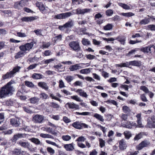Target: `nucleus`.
<instances>
[{"label":"nucleus","instance_id":"obj_8","mask_svg":"<svg viewBox=\"0 0 155 155\" xmlns=\"http://www.w3.org/2000/svg\"><path fill=\"white\" fill-rule=\"evenodd\" d=\"M119 143V147L120 150H123L126 149L127 147V144L126 141L124 139H122L120 140Z\"/></svg>","mask_w":155,"mask_h":155},{"label":"nucleus","instance_id":"obj_25","mask_svg":"<svg viewBox=\"0 0 155 155\" xmlns=\"http://www.w3.org/2000/svg\"><path fill=\"white\" fill-rule=\"evenodd\" d=\"M32 77L34 79L38 80L42 79L44 77L41 74L35 73L32 74Z\"/></svg>","mask_w":155,"mask_h":155},{"label":"nucleus","instance_id":"obj_26","mask_svg":"<svg viewBox=\"0 0 155 155\" xmlns=\"http://www.w3.org/2000/svg\"><path fill=\"white\" fill-rule=\"evenodd\" d=\"M13 101L11 99L5 100L3 102V104L5 105L10 106L13 105Z\"/></svg>","mask_w":155,"mask_h":155},{"label":"nucleus","instance_id":"obj_52","mask_svg":"<svg viewBox=\"0 0 155 155\" xmlns=\"http://www.w3.org/2000/svg\"><path fill=\"white\" fill-rule=\"evenodd\" d=\"M51 45V44L50 42H44L43 43V45L42 46V48H47Z\"/></svg>","mask_w":155,"mask_h":155},{"label":"nucleus","instance_id":"obj_42","mask_svg":"<svg viewBox=\"0 0 155 155\" xmlns=\"http://www.w3.org/2000/svg\"><path fill=\"white\" fill-rule=\"evenodd\" d=\"M120 15L128 17H129L134 15V14L131 12H129L127 13H121L120 14Z\"/></svg>","mask_w":155,"mask_h":155},{"label":"nucleus","instance_id":"obj_57","mask_svg":"<svg viewBox=\"0 0 155 155\" xmlns=\"http://www.w3.org/2000/svg\"><path fill=\"white\" fill-rule=\"evenodd\" d=\"M147 28L152 31H155V25H150L147 26Z\"/></svg>","mask_w":155,"mask_h":155},{"label":"nucleus","instance_id":"obj_39","mask_svg":"<svg viewBox=\"0 0 155 155\" xmlns=\"http://www.w3.org/2000/svg\"><path fill=\"white\" fill-rule=\"evenodd\" d=\"M21 68V67L19 66H16L14 67L11 71L13 73V74L14 75L16 73L18 72L20 70Z\"/></svg>","mask_w":155,"mask_h":155},{"label":"nucleus","instance_id":"obj_33","mask_svg":"<svg viewBox=\"0 0 155 155\" xmlns=\"http://www.w3.org/2000/svg\"><path fill=\"white\" fill-rule=\"evenodd\" d=\"M94 117L100 121L103 122L104 120L103 117L97 113H95L94 115Z\"/></svg>","mask_w":155,"mask_h":155},{"label":"nucleus","instance_id":"obj_55","mask_svg":"<svg viewBox=\"0 0 155 155\" xmlns=\"http://www.w3.org/2000/svg\"><path fill=\"white\" fill-rule=\"evenodd\" d=\"M140 89L141 90L143 91L146 93H148L149 92V90L145 86H142L140 87Z\"/></svg>","mask_w":155,"mask_h":155},{"label":"nucleus","instance_id":"obj_5","mask_svg":"<svg viewBox=\"0 0 155 155\" xmlns=\"http://www.w3.org/2000/svg\"><path fill=\"white\" fill-rule=\"evenodd\" d=\"M91 11L92 10L90 8L81 9V8H78L77 9L73 10L72 12L74 14L84 15L85 13H90Z\"/></svg>","mask_w":155,"mask_h":155},{"label":"nucleus","instance_id":"obj_53","mask_svg":"<svg viewBox=\"0 0 155 155\" xmlns=\"http://www.w3.org/2000/svg\"><path fill=\"white\" fill-rule=\"evenodd\" d=\"M62 139L65 141H68L70 140L71 137L68 135H63L62 136Z\"/></svg>","mask_w":155,"mask_h":155},{"label":"nucleus","instance_id":"obj_13","mask_svg":"<svg viewBox=\"0 0 155 155\" xmlns=\"http://www.w3.org/2000/svg\"><path fill=\"white\" fill-rule=\"evenodd\" d=\"M73 25V21L72 20L68 21L63 26H59V29L62 30L64 28H71Z\"/></svg>","mask_w":155,"mask_h":155},{"label":"nucleus","instance_id":"obj_23","mask_svg":"<svg viewBox=\"0 0 155 155\" xmlns=\"http://www.w3.org/2000/svg\"><path fill=\"white\" fill-rule=\"evenodd\" d=\"M14 76V75L11 71L7 72L5 74L3 75L2 76L3 79L5 80L9 78H11Z\"/></svg>","mask_w":155,"mask_h":155},{"label":"nucleus","instance_id":"obj_16","mask_svg":"<svg viewBox=\"0 0 155 155\" xmlns=\"http://www.w3.org/2000/svg\"><path fill=\"white\" fill-rule=\"evenodd\" d=\"M74 145L73 143L69 144H66L64 145V147L67 151H72L74 149Z\"/></svg>","mask_w":155,"mask_h":155},{"label":"nucleus","instance_id":"obj_27","mask_svg":"<svg viewBox=\"0 0 155 155\" xmlns=\"http://www.w3.org/2000/svg\"><path fill=\"white\" fill-rule=\"evenodd\" d=\"M130 65V62H126L125 63H122L120 64H116L115 65L116 67H129Z\"/></svg>","mask_w":155,"mask_h":155},{"label":"nucleus","instance_id":"obj_64","mask_svg":"<svg viewBox=\"0 0 155 155\" xmlns=\"http://www.w3.org/2000/svg\"><path fill=\"white\" fill-rule=\"evenodd\" d=\"M137 127L139 128H143L144 126L143 125L142 122L141 120H137Z\"/></svg>","mask_w":155,"mask_h":155},{"label":"nucleus","instance_id":"obj_20","mask_svg":"<svg viewBox=\"0 0 155 155\" xmlns=\"http://www.w3.org/2000/svg\"><path fill=\"white\" fill-rule=\"evenodd\" d=\"M36 5L41 11H43L45 9V6L42 2H37Z\"/></svg>","mask_w":155,"mask_h":155},{"label":"nucleus","instance_id":"obj_40","mask_svg":"<svg viewBox=\"0 0 155 155\" xmlns=\"http://www.w3.org/2000/svg\"><path fill=\"white\" fill-rule=\"evenodd\" d=\"M118 5L120 6L125 9L129 10L131 9V8L130 6L125 4L119 3Z\"/></svg>","mask_w":155,"mask_h":155},{"label":"nucleus","instance_id":"obj_22","mask_svg":"<svg viewBox=\"0 0 155 155\" xmlns=\"http://www.w3.org/2000/svg\"><path fill=\"white\" fill-rule=\"evenodd\" d=\"M132 122L127 121V122L125 123L123 122L121 123V126L124 127L128 129H131L132 128Z\"/></svg>","mask_w":155,"mask_h":155},{"label":"nucleus","instance_id":"obj_60","mask_svg":"<svg viewBox=\"0 0 155 155\" xmlns=\"http://www.w3.org/2000/svg\"><path fill=\"white\" fill-rule=\"evenodd\" d=\"M55 60V58H51L45 60H43L44 64H48L50 62L54 61Z\"/></svg>","mask_w":155,"mask_h":155},{"label":"nucleus","instance_id":"obj_28","mask_svg":"<svg viewBox=\"0 0 155 155\" xmlns=\"http://www.w3.org/2000/svg\"><path fill=\"white\" fill-rule=\"evenodd\" d=\"M81 122L76 121L72 124V126L75 128L81 129Z\"/></svg>","mask_w":155,"mask_h":155},{"label":"nucleus","instance_id":"obj_14","mask_svg":"<svg viewBox=\"0 0 155 155\" xmlns=\"http://www.w3.org/2000/svg\"><path fill=\"white\" fill-rule=\"evenodd\" d=\"M38 18V17L37 16L24 17L22 18L21 20L22 21L29 22L35 20Z\"/></svg>","mask_w":155,"mask_h":155},{"label":"nucleus","instance_id":"obj_44","mask_svg":"<svg viewBox=\"0 0 155 155\" xmlns=\"http://www.w3.org/2000/svg\"><path fill=\"white\" fill-rule=\"evenodd\" d=\"M75 114L76 115H83V116H87L90 115L91 113L88 112H84L82 113H80L79 112H76L75 113Z\"/></svg>","mask_w":155,"mask_h":155},{"label":"nucleus","instance_id":"obj_7","mask_svg":"<svg viewBox=\"0 0 155 155\" xmlns=\"http://www.w3.org/2000/svg\"><path fill=\"white\" fill-rule=\"evenodd\" d=\"M44 120V117L41 115L36 114L33 117V121L36 123H41Z\"/></svg>","mask_w":155,"mask_h":155},{"label":"nucleus","instance_id":"obj_30","mask_svg":"<svg viewBox=\"0 0 155 155\" xmlns=\"http://www.w3.org/2000/svg\"><path fill=\"white\" fill-rule=\"evenodd\" d=\"M130 65L139 67L141 65V62L140 61H130Z\"/></svg>","mask_w":155,"mask_h":155},{"label":"nucleus","instance_id":"obj_12","mask_svg":"<svg viewBox=\"0 0 155 155\" xmlns=\"http://www.w3.org/2000/svg\"><path fill=\"white\" fill-rule=\"evenodd\" d=\"M10 122L12 125L15 127H18L20 124L19 120L16 118L11 119Z\"/></svg>","mask_w":155,"mask_h":155},{"label":"nucleus","instance_id":"obj_19","mask_svg":"<svg viewBox=\"0 0 155 155\" xmlns=\"http://www.w3.org/2000/svg\"><path fill=\"white\" fill-rule=\"evenodd\" d=\"M26 134H18L14 135L13 140L14 141H16L19 138H24L26 137Z\"/></svg>","mask_w":155,"mask_h":155},{"label":"nucleus","instance_id":"obj_21","mask_svg":"<svg viewBox=\"0 0 155 155\" xmlns=\"http://www.w3.org/2000/svg\"><path fill=\"white\" fill-rule=\"evenodd\" d=\"M75 92L78 93L80 96L84 97L86 98L87 97L88 95L86 93L84 92L81 89H78L75 91Z\"/></svg>","mask_w":155,"mask_h":155},{"label":"nucleus","instance_id":"obj_58","mask_svg":"<svg viewBox=\"0 0 155 155\" xmlns=\"http://www.w3.org/2000/svg\"><path fill=\"white\" fill-rule=\"evenodd\" d=\"M99 141L100 146L101 148L104 147L105 146V141L102 139L100 138L99 139Z\"/></svg>","mask_w":155,"mask_h":155},{"label":"nucleus","instance_id":"obj_56","mask_svg":"<svg viewBox=\"0 0 155 155\" xmlns=\"http://www.w3.org/2000/svg\"><path fill=\"white\" fill-rule=\"evenodd\" d=\"M74 79V77L71 76H67L65 78V79L68 82H70Z\"/></svg>","mask_w":155,"mask_h":155},{"label":"nucleus","instance_id":"obj_36","mask_svg":"<svg viewBox=\"0 0 155 155\" xmlns=\"http://www.w3.org/2000/svg\"><path fill=\"white\" fill-rule=\"evenodd\" d=\"M124 134L125 138L127 140L129 139L132 136L131 133L128 131H126L124 132Z\"/></svg>","mask_w":155,"mask_h":155},{"label":"nucleus","instance_id":"obj_10","mask_svg":"<svg viewBox=\"0 0 155 155\" xmlns=\"http://www.w3.org/2000/svg\"><path fill=\"white\" fill-rule=\"evenodd\" d=\"M25 3L24 0H21L20 2H15L14 5V8L18 9H21L25 6Z\"/></svg>","mask_w":155,"mask_h":155},{"label":"nucleus","instance_id":"obj_31","mask_svg":"<svg viewBox=\"0 0 155 155\" xmlns=\"http://www.w3.org/2000/svg\"><path fill=\"white\" fill-rule=\"evenodd\" d=\"M151 45H151L149 46H147L144 48H142L141 49V50L144 52L150 53L151 50V48H153L152 47H151Z\"/></svg>","mask_w":155,"mask_h":155},{"label":"nucleus","instance_id":"obj_59","mask_svg":"<svg viewBox=\"0 0 155 155\" xmlns=\"http://www.w3.org/2000/svg\"><path fill=\"white\" fill-rule=\"evenodd\" d=\"M73 85L75 87L77 86L82 87V82L79 81H77L74 83Z\"/></svg>","mask_w":155,"mask_h":155},{"label":"nucleus","instance_id":"obj_50","mask_svg":"<svg viewBox=\"0 0 155 155\" xmlns=\"http://www.w3.org/2000/svg\"><path fill=\"white\" fill-rule=\"evenodd\" d=\"M40 98L42 99H46L48 97V95L45 93H41L39 95Z\"/></svg>","mask_w":155,"mask_h":155},{"label":"nucleus","instance_id":"obj_43","mask_svg":"<svg viewBox=\"0 0 155 155\" xmlns=\"http://www.w3.org/2000/svg\"><path fill=\"white\" fill-rule=\"evenodd\" d=\"M91 72L90 68H85L81 69L80 71V73L83 74H86L89 73Z\"/></svg>","mask_w":155,"mask_h":155},{"label":"nucleus","instance_id":"obj_38","mask_svg":"<svg viewBox=\"0 0 155 155\" xmlns=\"http://www.w3.org/2000/svg\"><path fill=\"white\" fill-rule=\"evenodd\" d=\"M28 140H30L31 142L37 145L40 144L41 142L38 139L35 138H31L29 139Z\"/></svg>","mask_w":155,"mask_h":155},{"label":"nucleus","instance_id":"obj_18","mask_svg":"<svg viewBox=\"0 0 155 155\" xmlns=\"http://www.w3.org/2000/svg\"><path fill=\"white\" fill-rule=\"evenodd\" d=\"M72 14L70 12H67L65 13L59 14V19L66 18L71 16Z\"/></svg>","mask_w":155,"mask_h":155},{"label":"nucleus","instance_id":"obj_37","mask_svg":"<svg viewBox=\"0 0 155 155\" xmlns=\"http://www.w3.org/2000/svg\"><path fill=\"white\" fill-rule=\"evenodd\" d=\"M81 43L84 46H88L91 44L90 41L88 39L85 38L82 39Z\"/></svg>","mask_w":155,"mask_h":155},{"label":"nucleus","instance_id":"obj_9","mask_svg":"<svg viewBox=\"0 0 155 155\" xmlns=\"http://www.w3.org/2000/svg\"><path fill=\"white\" fill-rule=\"evenodd\" d=\"M66 107H68L69 109L74 110H78L79 109V106L73 102H68L66 105Z\"/></svg>","mask_w":155,"mask_h":155},{"label":"nucleus","instance_id":"obj_47","mask_svg":"<svg viewBox=\"0 0 155 155\" xmlns=\"http://www.w3.org/2000/svg\"><path fill=\"white\" fill-rule=\"evenodd\" d=\"M113 11L110 9H109L105 11L106 15L108 16H111L113 14Z\"/></svg>","mask_w":155,"mask_h":155},{"label":"nucleus","instance_id":"obj_62","mask_svg":"<svg viewBox=\"0 0 155 155\" xmlns=\"http://www.w3.org/2000/svg\"><path fill=\"white\" fill-rule=\"evenodd\" d=\"M140 97L141 100L143 102H146L148 101L145 95L144 94H141Z\"/></svg>","mask_w":155,"mask_h":155},{"label":"nucleus","instance_id":"obj_45","mask_svg":"<svg viewBox=\"0 0 155 155\" xmlns=\"http://www.w3.org/2000/svg\"><path fill=\"white\" fill-rule=\"evenodd\" d=\"M143 133L140 132L139 134L136 135L134 138V140H138L140 139L142 137L143 135Z\"/></svg>","mask_w":155,"mask_h":155},{"label":"nucleus","instance_id":"obj_54","mask_svg":"<svg viewBox=\"0 0 155 155\" xmlns=\"http://www.w3.org/2000/svg\"><path fill=\"white\" fill-rule=\"evenodd\" d=\"M16 36L21 38L25 37H26L27 35L25 33H22L21 32H17Z\"/></svg>","mask_w":155,"mask_h":155},{"label":"nucleus","instance_id":"obj_11","mask_svg":"<svg viewBox=\"0 0 155 155\" xmlns=\"http://www.w3.org/2000/svg\"><path fill=\"white\" fill-rule=\"evenodd\" d=\"M150 144V142L147 141H143L137 147V149L138 150H140L143 147H147Z\"/></svg>","mask_w":155,"mask_h":155},{"label":"nucleus","instance_id":"obj_46","mask_svg":"<svg viewBox=\"0 0 155 155\" xmlns=\"http://www.w3.org/2000/svg\"><path fill=\"white\" fill-rule=\"evenodd\" d=\"M19 144L22 147L25 148L28 147L29 146V144L28 142L20 141Z\"/></svg>","mask_w":155,"mask_h":155},{"label":"nucleus","instance_id":"obj_2","mask_svg":"<svg viewBox=\"0 0 155 155\" xmlns=\"http://www.w3.org/2000/svg\"><path fill=\"white\" fill-rule=\"evenodd\" d=\"M35 43L34 41L28 43L20 46L19 48L21 51L24 52L25 53H26L32 48Z\"/></svg>","mask_w":155,"mask_h":155},{"label":"nucleus","instance_id":"obj_15","mask_svg":"<svg viewBox=\"0 0 155 155\" xmlns=\"http://www.w3.org/2000/svg\"><path fill=\"white\" fill-rule=\"evenodd\" d=\"M126 38L125 36L123 35H120L116 38L115 40H117L121 44L124 45L125 44Z\"/></svg>","mask_w":155,"mask_h":155},{"label":"nucleus","instance_id":"obj_51","mask_svg":"<svg viewBox=\"0 0 155 155\" xmlns=\"http://www.w3.org/2000/svg\"><path fill=\"white\" fill-rule=\"evenodd\" d=\"M71 98L72 99L74 100L77 101L81 102L82 101L81 100V98L78 97V96L77 95H74L71 96Z\"/></svg>","mask_w":155,"mask_h":155},{"label":"nucleus","instance_id":"obj_34","mask_svg":"<svg viewBox=\"0 0 155 155\" xmlns=\"http://www.w3.org/2000/svg\"><path fill=\"white\" fill-rule=\"evenodd\" d=\"M149 22L150 18H145L140 21L139 24L140 25H145L148 24Z\"/></svg>","mask_w":155,"mask_h":155},{"label":"nucleus","instance_id":"obj_41","mask_svg":"<svg viewBox=\"0 0 155 155\" xmlns=\"http://www.w3.org/2000/svg\"><path fill=\"white\" fill-rule=\"evenodd\" d=\"M123 110L124 113L128 114H130L131 112L130 109L127 106H124L123 107Z\"/></svg>","mask_w":155,"mask_h":155},{"label":"nucleus","instance_id":"obj_63","mask_svg":"<svg viewBox=\"0 0 155 155\" xmlns=\"http://www.w3.org/2000/svg\"><path fill=\"white\" fill-rule=\"evenodd\" d=\"M23 110L26 112L29 113H32V111L28 107L24 106L23 107Z\"/></svg>","mask_w":155,"mask_h":155},{"label":"nucleus","instance_id":"obj_3","mask_svg":"<svg viewBox=\"0 0 155 155\" xmlns=\"http://www.w3.org/2000/svg\"><path fill=\"white\" fill-rule=\"evenodd\" d=\"M90 65V64L88 63L77 64L71 66L69 69L71 71H73L84 68L86 66H89Z\"/></svg>","mask_w":155,"mask_h":155},{"label":"nucleus","instance_id":"obj_49","mask_svg":"<svg viewBox=\"0 0 155 155\" xmlns=\"http://www.w3.org/2000/svg\"><path fill=\"white\" fill-rule=\"evenodd\" d=\"M41 137L44 138H52L53 137L49 134L41 133L40 134Z\"/></svg>","mask_w":155,"mask_h":155},{"label":"nucleus","instance_id":"obj_29","mask_svg":"<svg viewBox=\"0 0 155 155\" xmlns=\"http://www.w3.org/2000/svg\"><path fill=\"white\" fill-rule=\"evenodd\" d=\"M30 102L32 104H35L38 103L40 100V98L37 97H35L31 98L29 99Z\"/></svg>","mask_w":155,"mask_h":155},{"label":"nucleus","instance_id":"obj_48","mask_svg":"<svg viewBox=\"0 0 155 155\" xmlns=\"http://www.w3.org/2000/svg\"><path fill=\"white\" fill-rule=\"evenodd\" d=\"M25 83L26 86L32 88L34 86V85L31 82L29 81H25Z\"/></svg>","mask_w":155,"mask_h":155},{"label":"nucleus","instance_id":"obj_35","mask_svg":"<svg viewBox=\"0 0 155 155\" xmlns=\"http://www.w3.org/2000/svg\"><path fill=\"white\" fill-rule=\"evenodd\" d=\"M25 54V53L22 51H19L17 52L15 56V59H17L19 58H20Z\"/></svg>","mask_w":155,"mask_h":155},{"label":"nucleus","instance_id":"obj_24","mask_svg":"<svg viewBox=\"0 0 155 155\" xmlns=\"http://www.w3.org/2000/svg\"><path fill=\"white\" fill-rule=\"evenodd\" d=\"M38 85L39 87L45 90H48V87L47 84L45 82H38Z\"/></svg>","mask_w":155,"mask_h":155},{"label":"nucleus","instance_id":"obj_17","mask_svg":"<svg viewBox=\"0 0 155 155\" xmlns=\"http://www.w3.org/2000/svg\"><path fill=\"white\" fill-rule=\"evenodd\" d=\"M24 151L21 149L15 148L12 151L13 155H23Z\"/></svg>","mask_w":155,"mask_h":155},{"label":"nucleus","instance_id":"obj_4","mask_svg":"<svg viewBox=\"0 0 155 155\" xmlns=\"http://www.w3.org/2000/svg\"><path fill=\"white\" fill-rule=\"evenodd\" d=\"M69 45L71 49L76 52H79L81 50L79 43L78 41H73L69 43Z\"/></svg>","mask_w":155,"mask_h":155},{"label":"nucleus","instance_id":"obj_32","mask_svg":"<svg viewBox=\"0 0 155 155\" xmlns=\"http://www.w3.org/2000/svg\"><path fill=\"white\" fill-rule=\"evenodd\" d=\"M113 25L111 24L108 23L104 26L103 29L105 31H110L112 29Z\"/></svg>","mask_w":155,"mask_h":155},{"label":"nucleus","instance_id":"obj_6","mask_svg":"<svg viewBox=\"0 0 155 155\" xmlns=\"http://www.w3.org/2000/svg\"><path fill=\"white\" fill-rule=\"evenodd\" d=\"M147 126L150 128H154L155 125V116H152L150 117H149L147 119Z\"/></svg>","mask_w":155,"mask_h":155},{"label":"nucleus","instance_id":"obj_1","mask_svg":"<svg viewBox=\"0 0 155 155\" xmlns=\"http://www.w3.org/2000/svg\"><path fill=\"white\" fill-rule=\"evenodd\" d=\"M13 81L11 80L8 83L5 85L1 88L0 89V99L10 96L15 90L12 84L14 83Z\"/></svg>","mask_w":155,"mask_h":155},{"label":"nucleus","instance_id":"obj_61","mask_svg":"<svg viewBox=\"0 0 155 155\" xmlns=\"http://www.w3.org/2000/svg\"><path fill=\"white\" fill-rule=\"evenodd\" d=\"M86 140V138L83 136H80L76 140V141L78 142H84Z\"/></svg>","mask_w":155,"mask_h":155}]
</instances>
